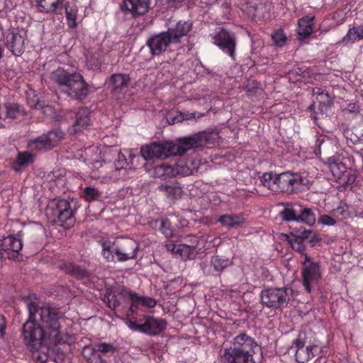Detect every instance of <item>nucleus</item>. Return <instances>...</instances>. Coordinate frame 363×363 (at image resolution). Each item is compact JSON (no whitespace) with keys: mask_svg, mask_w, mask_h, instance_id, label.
<instances>
[{"mask_svg":"<svg viewBox=\"0 0 363 363\" xmlns=\"http://www.w3.org/2000/svg\"><path fill=\"white\" fill-rule=\"evenodd\" d=\"M29 312L28 319L22 327V338L28 350L40 347V342L49 339L55 342L62 340L61 336L60 319L63 315L57 308L35 302L27 304Z\"/></svg>","mask_w":363,"mask_h":363,"instance_id":"obj_1","label":"nucleus"},{"mask_svg":"<svg viewBox=\"0 0 363 363\" xmlns=\"http://www.w3.org/2000/svg\"><path fill=\"white\" fill-rule=\"evenodd\" d=\"M218 138L217 131H203L178 139L177 145L172 142L152 143L143 146L140 148V153L145 160L154 158L165 159L172 155H182L190 149L198 148L207 144L213 145Z\"/></svg>","mask_w":363,"mask_h":363,"instance_id":"obj_2","label":"nucleus"},{"mask_svg":"<svg viewBox=\"0 0 363 363\" xmlns=\"http://www.w3.org/2000/svg\"><path fill=\"white\" fill-rule=\"evenodd\" d=\"M51 78L61 91L72 99L82 102L89 94V86L79 73L59 68L51 74Z\"/></svg>","mask_w":363,"mask_h":363,"instance_id":"obj_3","label":"nucleus"},{"mask_svg":"<svg viewBox=\"0 0 363 363\" xmlns=\"http://www.w3.org/2000/svg\"><path fill=\"white\" fill-rule=\"evenodd\" d=\"M259 349L254 339L245 333L237 335L228 348L221 355L224 363H255V350Z\"/></svg>","mask_w":363,"mask_h":363,"instance_id":"obj_4","label":"nucleus"},{"mask_svg":"<svg viewBox=\"0 0 363 363\" xmlns=\"http://www.w3.org/2000/svg\"><path fill=\"white\" fill-rule=\"evenodd\" d=\"M48 340H44L40 342V347H37L34 350H29L32 353L33 359L39 363L46 362L50 359L55 363H67L69 360L67 353L69 345L65 343L61 345L62 340L60 342L52 341L55 345L50 348Z\"/></svg>","mask_w":363,"mask_h":363,"instance_id":"obj_5","label":"nucleus"},{"mask_svg":"<svg viewBox=\"0 0 363 363\" xmlns=\"http://www.w3.org/2000/svg\"><path fill=\"white\" fill-rule=\"evenodd\" d=\"M291 291L292 289L287 287L264 289L260 294L261 302L268 308H281L287 305Z\"/></svg>","mask_w":363,"mask_h":363,"instance_id":"obj_6","label":"nucleus"},{"mask_svg":"<svg viewBox=\"0 0 363 363\" xmlns=\"http://www.w3.org/2000/svg\"><path fill=\"white\" fill-rule=\"evenodd\" d=\"M276 184L272 185V191L291 194L301 190L305 184L304 179L297 174L289 172L276 175Z\"/></svg>","mask_w":363,"mask_h":363,"instance_id":"obj_7","label":"nucleus"},{"mask_svg":"<svg viewBox=\"0 0 363 363\" xmlns=\"http://www.w3.org/2000/svg\"><path fill=\"white\" fill-rule=\"evenodd\" d=\"M113 250H115L116 260L125 262L136 257L138 244L132 238H118L113 242Z\"/></svg>","mask_w":363,"mask_h":363,"instance_id":"obj_8","label":"nucleus"},{"mask_svg":"<svg viewBox=\"0 0 363 363\" xmlns=\"http://www.w3.org/2000/svg\"><path fill=\"white\" fill-rule=\"evenodd\" d=\"M213 43L223 52L227 54L232 60H236V38L233 33L224 28L220 29L213 36Z\"/></svg>","mask_w":363,"mask_h":363,"instance_id":"obj_9","label":"nucleus"},{"mask_svg":"<svg viewBox=\"0 0 363 363\" xmlns=\"http://www.w3.org/2000/svg\"><path fill=\"white\" fill-rule=\"evenodd\" d=\"M303 284L308 292L311 291V285L318 281L321 277L320 265L313 262L311 257L305 255V259L302 261Z\"/></svg>","mask_w":363,"mask_h":363,"instance_id":"obj_10","label":"nucleus"},{"mask_svg":"<svg viewBox=\"0 0 363 363\" xmlns=\"http://www.w3.org/2000/svg\"><path fill=\"white\" fill-rule=\"evenodd\" d=\"M54 214L57 217V223L60 225L69 228L74 223V211L70 208L69 201L65 199L57 201L54 208Z\"/></svg>","mask_w":363,"mask_h":363,"instance_id":"obj_11","label":"nucleus"},{"mask_svg":"<svg viewBox=\"0 0 363 363\" xmlns=\"http://www.w3.org/2000/svg\"><path fill=\"white\" fill-rule=\"evenodd\" d=\"M304 346L305 342L303 338L301 337V334H299L298 338L294 340L289 349V351H295V358L298 363H306L315 356L313 350L317 348L315 345Z\"/></svg>","mask_w":363,"mask_h":363,"instance_id":"obj_12","label":"nucleus"},{"mask_svg":"<svg viewBox=\"0 0 363 363\" xmlns=\"http://www.w3.org/2000/svg\"><path fill=\"white\" fill-rule=\"evenodd\" d=\"M172 44L165 32H161L150 37L146 45L150 48L152 55H160L166 51L167 47Z\"/></svg>","mask_w":363,"mask_h":363,"instance_id":"obj_13","label":"nucleus"},{"mask_svg":"<svg viewBox=\"0 0 363 363\" xmlns=\"http://www.w3.org/2000/svg\"><path fill=\"white\" fill-rule=\"evenodd\" d=\"M151 0H123V11H128L133 16H140L147 13L151 9Z\"/></svg>","mask_w":363,"mask_h":363,"instance_id":"obj_14","label":"nucleus"},{"mask_svg":"<svg viewBox=\"0 0 363 363\" xmlns=\"http://www.w3.org/2000/svg\"><path fill=\"white\" fill-rule=\"evenodd\" d=\"M192 28V24L189 21H179L174 26L169 28L164 31L167 36L169 37L172 44L179 43L181 38L188 34Z\"/></svg>","mask_w":363,"mask_h":363,"instance_id":"obj_15","label":"nucleus"},{"mask_svg":"<svg viewBox=\"0 0 363 363\" xmlns=\"http://www.w3.org/2000/svg\"><path fill=\"white\" fill-rule=\"evenodd\" d=\"M145 322L141 327V333L150 335H157L163 331L167 326L164 319L156 318L152 316H145Z\"/></svg>","mask_w":363,"mask_h":363,"instance_id":"obj_16","label":"nucleus"},{"mask_svg":"<svg viewBox=\"0 0 363 363\" xmlns=\"http://www.w3.org/2000/svg\"><path fill=\"white\" fill-rule=\"evenodd\" d=\"M195 239L194 242L195 245H186V244H179L175 245L172 243L167 244V249L174 254L179 255L182 258L184 259H194L196 256V245L198 243V240L196 238L194 237Z\"/></svg>","mask_w":363,"mask_h":363,"instance_id":"obj_17","label":"nucleus"},{"mask_svg":"<svg viewBox=\"0 0 363 363\" xmlns=\"http://www.w3.org/2000/svg\"><path fill=\"white\" fill-rule=\"evenodd\" d=\"M22 246L21 240L13 235H9L0 240V251L7 253L9 258H11L10 254H12L13 257H16V254H18L22 249Z\"/></svg>","mask_w":363,"mask_h":363,"instance_id":"obj_18","label":"nucleus"},{"mask_svg":"<svg viewBox=\"0 0 363 363\" xmlns=\"http://www.w3.org/2000/svg\"><path fill=\"white\" fill-rule=\"evenodd\" d=\"M158 189L163 192L167 199L172 201L180 199L183 193L182 187L175 179L162 184L158 186Z\"/></svg>","mask_w":363,"mask_h":363,"instance_id":"obj_19","label":"nucleus"},{"mask_svg":"<svg viewBox=\"0 0 363 363\" xmlns=\"http://www.w3.org/2000/svg\"><path fill=\"white\" fill-rule=\"evenodd\" d=\"M23 115H25V111L18 104L6 103L0 105V116L4 119H15Z\"/></svg>","mask_w":363,"mask_h":363,"instance_id":"obj_20","label":"nucleus"},{"mask_svg":"<svg viewBox=\"0 0 363 363\" xmlns=\"http://www.w3.org/2000/svg\"><path fill=\"white\" fill-rule=\"evenodd\" d=\"M7 47L16 56L24 52V38L19 33H11L7 35Z\"/></svg>","mask_w":363,"mask_h":363,"instance_id":"obj_21","label":"nucleus"},{"mask_svg":"<svg viewBox=\"0 0 363 363\" xmlns=\"http://www.w3.org/2000/svg\"><path fill=\"white\" fill-rule=\"evenodd\" d=\"M90 112L87 108H82L75 113V121L73 128L75 133L86 129L90 124Z\"/></svg>","mask_w":363,"mask_h":363,"instance_id":"obj_22","label":"nucleus"},{"mask_svg":"<svg viewBox=\"0 0 363 363\" xmlns=\"http://www.w3.org/2000/svg\"><path fill=\"white\" fill-rule=\"evenodd\" d=\"M317 101L319 106V113H315L313 119L315 121L320 118H323L327 115L328 108L332 106L333 103V97L329 94L328 91H322L320 96H317Z\"/></svg>","mask_w":363,"mask_h":363,"instance_id":"obj_23","label":"nucleus"},{"mask_svg":"<svg viewBox=\"0 0 363 363\" xmlns=\"http://www.w3.org/2000/svg\"><path fill=\"white\" fill-rule=\"evenodd\" d=\"M284 208L280 212V216L284 221H296L300 213V204L298 203H283Z\"/></svg>","mask_w":363,"mask_h":363,"instance_id":"obj_24","label":"nucleus"},{"mask_svg":"<svg viewBox=\"0 0 363 363\" xmlns=\"http://www.w3.org/2000/svg\"><path fill=\"white\" fill-rule=\"evenodd\" d=\"M313 16H305L298 21L297 33L300 39H305L313 33Z\"/></svg>","mask_w":363,"mask_h":363,"instance_id":"obj_25","label":"nucleus"},{"mask_svg":"<svg viewBox=\"0 0 363 363\" xmlns=\"http://www.w3.org/2000/svg\"><path fill=\"white\" fill-rule=\"evenodd\" d=\"M326 164L333 176L337 179H340L346 172L345 164L333 157L328 158Z\"/></svg>","mask_w":363,"mask_h":363,"instance_id":"obj_26","label":"nucleus"},{"mask_svg":"<svg viewBox=\"0 0 363 363\" xmlns=\"http://www.w3.org/2000/svg\"><path fill=\"white\" fill-rule=\"evenodd\" d=\"M82 354L88 363H104L95 345H85L82 348Z\"/></svg>","mask_w":363,"mask_h":363,"instance_id":"obj_27","label":"nucleus"},{"mask_svg":"<svg viewBox=\"0 0 363 363\" xmlns=\"http://www.w3.org/2000/svg\"><path fill=\"white\" fill-rule=\"evenodd\" d=\"M218 220L223 226L231 228L241 226L245 222V218L241 215L238 214L223 215Z\"/></svg>","mask_w":363,"mask_h":363,"instance_id":"obj_28","label":"nucleus"},{"mask_svg":"<svg viewBox=\"0 0 363 363\" xmlns=\"http://www.w3.org/2000/svg\"><path fill=\"white\" fill-rule=\"evenodd\" d=\"M363 39V25L350 28L346 35L338 43L343 44L353 43Z\"/></svg>","mask_w":363,"mask_h":363,"instance_id":"obj_29","label":"nucleus"},{"mask_svg":"<svg viewBox=\"0 0 363 363\" xmlns=\"http://www.w3.org/2000/svg\"><path fill=\"white\" fill-rule=\"evenodd\" d=\"M290 235L298 236L302 241L310 243L311 247L315 246L319 242V239L315 232L311 230H306L302 227L297 230L296 233H291Z\"/></svg>","mask_w":363,"mask_h":363,"instance_id":"obj_30","label":"nucleus"},{"mask_svg":"<svg viewBox=\"0 0 363 363\" xmlns=\"http://www.w3.org/2000/svg\"><path fill=\"white\" fill-rule=\"evenodd\" d=\"M61 268L77 279H83L89 277V272L86 270L72 263H65L62 264Z\"/></svg>","mask_w":363,"mask_h":363,"instance_id":"obj_31","label":"nucleus"},{"mask_svg":"<svg viewBox=\"0 0 363 363\" xmlns=\"http://www.w3.org/2000/svg\"><path fill=\"white\" fill-rule=\"evenodd\" d=\"M64 0H37L38 5L42 12H52L64 6Z\"/></svg>","mask_w":363,"mask_h":363,"instance_id":"obj_32","label":"nucleus"},{"mask_svg":"<svg viewBox=\"0 0 363 363\" xmlns=\"http://www.w3.org/2000/svg\"><path fill=\"white\" fill-rule=\"evenodd\" d=\"M301 221L309 225H313L315 222V214L309 208H303L300 205V213L298 217V222Z\"/></svg>","mask_w":363,"mask_h":363,"instance_id":"obj_33","label":"nucleus"},{"mask_svg":"<svg viewBox=\"0 0 363 363\" xmlns=\"http://www.w3.org/2000/svg\"><path fill=\"white\" fill-rule=\"evenodd\" d=\"M289 242L291 244V247L295 251L299 252L303 257V259H305V255H308L306 253V242L302 241V240H300L298 236H291V235H286Z\"/></svg>","mask_w":363,"mask_h":363,"instance_id":"obj_34","label":"nucleus"},{"mask_svg":"<svg viewBox=\"0 0 363 363\" xmlns=\"http://www.w3.org/2000/svg\"><path fill=\"white\" fill-rule=\"evenodd\" d=\"M129 81L128 76L122 74H113L110 78V83L115 90L121 89L128 85Z\"/></svg>","mask_w":363,"mask_h":363,"instance_id":"obj_35","label":"nucleus"},{"mask_svg":"<svg viewBox=\"0 0 363 363\" xmlns=\"http://www.w3.org/2000/svg\"><path fill=\"white\" fill-rule=\"evenodd\" d=\"M64 133L60 128L51 130L47 134H45L50 148L52 149L54 147H55L58 143L64 138Z\"/></svg>","mask_w":363,"mask_h":363,"instance_id":"obj_36","label":"nucleus"},{"mask_svg":"<svg viewBox=\"0 0 363 363\" xmlns=\"http://www.w3.org/2000/svg\"><path fill=\"white\" fill-rule=\"evenodd\" d=\"M30 148L33 150H51L49 146L48 139L45 135H42L29 143Z\"/></svg>","mask_w":363,"mask_h":363,"instance_id":"obj_37","label":"nucleus"},{"mask_svg":"<svg viewBox=\"0 0 363 363\" xmlns=\"http://www.w3.org/2000/svg\"><path fill=\"white\" fill-rule=\"evenodd\" d=\"M65 8V16L67 21V25L70 28L77 27V10L74 6H70L68 4L64 5Z\"/></svg>","mask_w":363,"mask_h":363,"instance_id":"obj_38","label":"nucleus"},{"mask_svg":"<svg viewBox=\"0 0 363 363\" xmlns=\"http://www.w3.org/2000/svg\"><path fill=\"white\" fill-rule=\"evenodd\" d=\"M230 264V262L227 259H223L218 255H215L211 260V266L213 268L216 272H221Z\"/></svg>","mask_w":363,"mask_h":363,"instance_id":"obj_39","label":"nucleus"},{"mask_svg":"<svg viewBox=\"0 0 363 363\" xmlns=\"http://www.w3.org/2000/svg\"><path fill=\"white\" fill-rule=\"evenodd\" d=\"M83 192L85 199L89 202L99 200L101 198V192L92 186L85 187Z\"/></svg>","mask_w":363,"mask_h":363,"instance_id":"obj_40","label":"nucleus"},{"mask_svg":"<svg viewBox=\"0 0 363 363\" xmlns=\"http://www.w3.org/2000/svg\"><path fill=\"white\" fill-rule=\"evenodd\" d=\"M102 255L108 262L115 261V250H113V243L111 245L110 242H104L102 243Z\"/></svg>","mask_w":363,"mask_h":363,"instance_id":"obj_41","label":"nucleus"},{"mask_svg":"<svg viewBox=\"0 0 363 363\" xmlns=\"http://www.w3.org/2000/svg\"><path fill=\"white\" fill-rule=\"evenodd\" d=\"M195 118V113H179L174 116L167 118L169 124L173 125L182 122L184 120H189Z\"/></svg>","mask_w":363,"mask_h":363,"instance_id":"obj_42","label":"nucleus"},{"mask_svg":"<svg viewBox=\"0 0 363 363\" xmlns=\"http://www.w3.org/2000/svg\"><path fill=\"white\" fill-rule=\"evenodd\" d=\"M276 175L272 172H266L260 178L261 183L272 191V185L276 184Z\"/></svg>","mask_w":363,"mask_h":363,"instance_id":"obj_43","label":"nucleus"},{"mask_svg":"<svg viewBox=\"0 0 363 363\" xmlns=\"http://www.w3.org/2000/svg\"><path fill=\"white\" fill-rule=\"evenodd\" d=\"M28 105L32 108L41 109L44 114H50L53 112V109L51 106H50L48 105H45L44 104L40 102L39 100H37L36 101L30 100V101H28Z\"/></svg>","mask_w":363,"mask_h":363,"instance_id":"obj_44","label":"nucleus"},{"mask_svg":"<svg viewBox=\"0 0 363 363\" xmlns=\"http://www.w3.org/2000/svg\"><path fill=\"white\" fill-rule=\"evenodd\" d=\"M97 348L99 353L107 354L114 353L116 352V347L111 343L101 342L95 345Z\"/></svg>","mask_w":363,"mask_h":363,"instance_id":"obj_45","label":"nucleus"},{"mask_svg":"<svg viewBox=\"0 0 363 363\" xmlns=\"http://www.w3.org/2000/svg\"><path fill=\"white\" fill-rule=\"evenodd\" d=\"M33 162V156L28 152H20L17 157V163L19 166L26 165Z\"/></svg>","mask_w":363,"mask_h":363,"instance_id":"obj_46","label":"nucleus"},{"mask_svg":"<svg viewBox=\"0 0 363 363\" xmlns=\"http://www.w3.org/2000/svg\"><path fill=\"white\" fill-rule=\"evenodd\" d=\"M135 298L138 299L140 305L147 308H153L156 305V301L150 297L139 296L138 294H136Z\"/></svg>","mask_w":363,"mask_h":363,"instance_id":"obj_47","label":"nucleus"},{"mask_svg":"<svg viewBox=\"0 0 363 363\" xmlns=\"http://www.w3.org/2000/svg\"><path fill=\"white\" fill-rule=\"evenodd\" d=\"M160 230L166 238H170L173 235V230L172 228L171 223L168 220L161 221Z\"/></svg>","mask_w":363,"mask_h":363,"instance_id":"obj_48","label":"nucleus"},{"mask_svg":"<svg viewBox=\"0 0 363 363\" xmlns=\"http://www.w3.org/2000/svg\"><path fill=\"white\" fill-rule=\"evenodd\" d=\"M128 298L130 299V301L131 302L130 308H129V311L132 314L135 313H137V311L138 310L139 305H140V303H139L138 299L135 298V296H136V293L129 291L128 293Z\"/></svg>","mask_w":363,"mask_h":363,"instance_id":"obj_49","label":"nucleus"},{"mask_svg":"<svg viewBox=\"0 0 363 363\" xmlns=\"http://www.w3.org/2000/svg\"><path fill=\"white\" fill-rule=\"evenodd\" d=\"M272 38L274 43L280 47L283 46L286 42V36L281 30H278L275 32L272 35Z\"/></svg>","mask_w":363,"mask_h":363,"instance_id":"obj_50","label":"nucleus"},{"mask_svg":"<svg viewBox=\"0 0 363 363\" xmlns=\"http://www.w3.org/2000/svg\"><path fill=\"white\" fill-rule=\"evenodd\" d=\"M245 89L249 96L255 95L258 89L257 82L252 81L245 85Z\"/></svg>","mask_w":363,"mask_h":363,"instance_id":"obj_51","label":"nucleus"},{"mask_svg":"<svg viewBox=\"0 0 363 363\" xmlns=\"http://www.w3.org/2000/svg\"><path fill=\"white\" fill-rule=\"evenodd\" d=\"M171 167L168 165H159L155 168V173L157 177H163L164 174H169L171 172Z\"/></svg>","mask_w":363,"mask_h":363,"instance_id":"obj_52","label":"nucleus"},{"mask_svg":"<svg viewBox=\"0 0 363 363\" xmlns=\"http://www.w3.org/2000/svg\"><path fill=\"white\" fill-rule=\"evenodd\" d=\"M116 155L118 156V160L114 161L113 165L116 170H119L123 168V166L126 163V161L123 155H122V158H121L119 152H116Z\"/></svg>","mask_w":363,"mask_h":363,"instance_id":"obj_53","label":"nucleus"},{"mask_svg":"<svg viewBox=\"0 0 363 363\" xmlns=\"http://www.w3.org/2000/svg\"><path fill=\"white\" fill-rule=\"evenodd\" d=\"M354 130L356 133L354 134V138H351L352 140H354V143L363 141V127L360 128L358 126L354 128Z\"/></svg>","mask_w":363,"mask_h":363,"instance_id":"obj_54","label":"nucleus"},{"mask_svg":"<svg viewBox=\"0 0 363 363\" xmlns=\"http://www.w3.org/2000/svg\"><path fill=\"white\" fill-rule=\"evenodd\" d=\"M319 222L326 225H333L336 223L335 220L328 215H323L319 218Z\"/></svg>","mask_w":363,"mask_h":363,"instance_id":"obj_55","label":"nucleus"},{"mask_svg":"<svg viewBox=\"0 0 363 363\" xmlns=\"http://www.w3.org/2000/svg\"><path fill=\"white\" fill-rule=\"evenodd\" d=\"M127 325L129 327V328H130L132 330L141 332V327L143 326V323L139 324L135 321L128 320L127 321Z\"/></svg>","mask_w":363,"mask_h":363,"instance_id":"obj_56","label":"nucleus"},{"mask_svg":"<svg viewBox=\"0 0 363 363\" xmlns=\"http://www.w3.org/2000/svg\"><path fill=\"white\" fill-rule=\"evenodd\" d=\"M6 328V321L4 315H0V338L3 337Z\"/></svg>","mask_w":363,"mask_h":363,"instance_id":"obj_57","label":"nucleus"},{"mask_svg":"<svg viewBox=\"0 0 363 363\" xmlns=\"http://www.w3.org/2000/svg\"><path fill=\"white\" fill-rule=\"evenodd\" d=\"M334 213L336 215H342L343 216L345 213H347V210L345 209L344 207H338L334 210Z\"/></svg>","mask_w":363,"mask_h":363,"instance_id":"obj_58","label":"nucleus"},{"mask_svg":"<svg viewBox=\"0 0 363 363\" xmlns=\"http://www.w3.org/2000/svg\"><path fill=\"white\" fill-rule=\"evenodd\" d=\"M316 146L318 147V149H319V152H320L321 151V147H323V149L325 148L326 147V144L325 143L324 140H316Z\"/></svg>","mask_w":363,"mask_h":363,"instance_id":"obj_59","label":"nucleus"},{"mask_svg":"<svg viewBox=\"0 0 363 363\" xmlns=\"http://www.w3.org/2000/svg\"><path fill=\"white\" fill-rule=\"evenodd\" d=\"M348 110L350 112L357 111V108H356L355 104H350L348 106Z\"/></svg>","mask_w":363,"mask_h":363,"instance_id":"obj_60","label":"nucleus"},{"mask_svg":"<svg viewBox=\"0 0 363 363\" xmlns=\"http://www.w3.org/2000/svg\"><path fill=\"white\" fill-rule=\"evenodd\" d=\"M323 91L320 88H315L313 89V94H316L317 96H320V94H321V91Z\"/></svg>","mask_w":363,"mask_h":363,"instance_id":"obj_61","label":"nucleus"},{"mask_svg":"<svg viewBox=\"0 0 363 363\" xmlns=\"http://www.w3.org/2000/svg\"><path fill=\"white\" fill-rule=\"evenodd\" d=\"M184 1V0H167V1L169 3H182Z\"/></svg>","mask_w":363,"mask_h":363,"instance_id":"obj_62","label":"nucleus"},{"mask_svg":"<svg viewBox=\"0 0 363 363\" xmlns=\"http://www.w3.org/2000/svg\"><path fill=\"white\" fill-rule=\"evenodd\" d=\"M118 305H119L118 302L115 299V300H114V302H113V308H115V307L118 306Z\"/></svg>","mask_w":363,"mask_h":363,"instance_id":"obj_63","label":"nucleus"},{"mask_svg":"<svg viewBox=\"0 0 363 363\" xmlns=\"http://www.w3.org/2000/svg\"><path fill=\"white\" fill-rule=\"evenodd\" d=\"M315 107V103L309 106V109L312 111V109Z\"/></svg>","mask_w":363,"mask_h":363,"instance_id":"obj_64","label":"nucleus"}]
</instances>
